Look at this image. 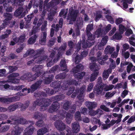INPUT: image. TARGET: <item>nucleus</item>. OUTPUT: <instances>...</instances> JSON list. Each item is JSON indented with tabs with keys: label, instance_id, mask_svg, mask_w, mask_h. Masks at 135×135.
<instances>
[{
	"label": "nucleus",
	"instance_id": "9",
	"mask_svg": "<svg viewBox=\"0 0 135 135\" xmlns=\"http://www.w3.org/2000/svg\"><path fill=\"white\" fill-rule=\"evenodd\" d=\"M51 103L49 100L47 99H44L37 100L33 104V106L35 107L36 105H38L41 107V110L44 111L46 109L47 107Z\"/></svg>",
	"mask_w": 135,
	"mask_h": 135
},
{
	"label": "nucleus",
	"instance_id": "21",
	"mask_svg": "<svg viewBox=\"0 0 135 135\" xmlns=\"http://www.w3.org/2000/svg\"><path fill=\"white\" fill-rule=\"evenodd\" d=\"M27 124L30 125V126L26 129L23 135H31L34 129L32 125L34 124V122L32 121H28L27 122Z\"/></svg>",
	"mask_w": 135,
	"mask_h": 135
},
{
	"label": "nucleus",
	"instance_id": "47",
	"mask_svg": "<svg viewBox=\"0 0 135 135\" xmlns=\"http://www.w3.org/2000/svg\"><path fill=\"white\" fill-rule=\"evenodd\" d=\"M120 32H117L113 36V39L115 40H120L122 37V34Z\"/></svg>",
	"mask_w": 135,
	"mask_h": 135
},
{
	"label": "nucleus",
	"instance_id": "46",
	"mask_svg": "<svg viewBox=\"0 0 135 135\" xmlns=\"http://www.w3.org/2000/svg\"><path fill=\"white\" fill-rule=\"evenodd\" d=\"M129 44L135 46V35H132L129 38Z\"/></svg>",
	"mask_w": 135,
	"mask_h": 135
},
{
	"label": "nucleus",
	"instance_id": "28",
	"mask_svg": "<svg viewBox=\"0 0 135 135\" xmlns=\"http://www.w3.org/2000/svg\"><path fill=\"white\" fill-rule=\"evenodd\" d=\"M108 38L107 36H105L102 38L100 43L98 44V47L99 50H101L103 49V46L107 42Z\"/></svg>",
	"mask_w": 135,
	"mask_h": 135
},
{
	"label": "nucleus",
	"instance_id": "54",
	"mask_svg": "<svg viewBox=\"0 0 135 135\" xmlns=\"http://www.w3.org/2000/svg\"><path fill=\"white\" fill-rule=\"evenodd\" d=\"M75 118L76 120H82L81 118L80 113L79 111L76 112L75 114Z\"/></svg>",
	"mask_w": 135,
	"mask_h": 135
},
{
	"label": "nucleus",
	"instance_id": "1",
	"mask_svg": "<svg viewBox=\"0 0 135 135\" xmlns=\"http://www.w3.org/2000/svg\"><path fill=\"white\" fill-rule=\"evenodd\" d=\"M66 115V121L68 124H70L72 119L73 116L72 114L67 113L65 111H60L57 116H54L53 119L54 120H56L55 123V126L58 130L62 131L65 128V124L59 119H62Z\"/></svg>",
	"mask_w": 135,
	"mask_h": 135
},
{
	"label": "nucleus",
	"instance_id": "6",
	"mask_svg": "<svg viewBox=\"0 0 135 135\" xmlns=\"http://www.w3.org/2000/svg\"><path fill=\"white\" fill-rule=\"evenodd\" d=\"M66 43H64L60 47L58 50H57L58 53L57 59H54L53 61L52 60V57L54 55L55 52H56L54 51L51 53L49 59L47 60L48 62L47 63V66L48 67L51 66L53 64L54 62H56L58 60L65 50L66 47Z\"/></svg>",
	"mask_w": 135,
	"mask_h": 135
},
{
	"label": "nucleus",
	"instance_id": "13",
	"mask_svg": "<svg viewBox=\"0 0 135 135\" xmlns=\"http://www.w3.org/2000/svg\"><path fill=\"white\" fill-rule=\"evenodd\" d=\"M97 84L96 87L94 88V92L96 94V95H97L101 94L103 89V88L105 85V84L102 83V78L101 77L98 78Z\"/></svg>",
	"mask_w": 135,
	"mask_h": 135
},
{
	"label": "nucleus",
	"instance_id": "58",
	"mask_svg": "<svg viewBox=\"0 0 135 135\" xmlns=\"http://www.w3.org/2000/svg\"><path fill=\"white\" fill-rule=\"evenodd\" d=\"M115 93V91H113L112 93L108 92L106 93L105 96L107 98H111L114 95Z\"/></svg>",
	"mask_w": 135,
	"mask_h": 135
},
{
	"label": "nucleus",
	"instance_id": "63",
	"mask_svg": "<svg viewBox=\"0 0 135 135\" xmlns=\"http://www.w3.org/2000/svg\"><path fill=\"white\" fill-rule=\"evenodd\" d=\"M122 54L125 59L128 58L129 56V54L128 52H124L122 51Z\"/></svg>",
	"mask_w": 135,
	"mask_h": 135
},
{
	"label": "nucleus",
	"instance_id": "20",
	"mask_svg": "<svg viewBox=\"0 0 135 135\" xmlns=\"http://www.w3.org/2000/svg\"><path fill=\"white\" fill-rule=\"evenodd\" d=\"M103 11H97L96 13L95 14V21L97 22L100 18L103 17L102 14L103 13L105 14H109L110 13V11L108 8H104L103 9Z\"/></svg>",
	"mask_w": 135,
	"mask_h": 135
},
{
	"label": "nucleus",
	"instance_id": "30",
	"mask_svg": "<svg viewBox=\"0 0 135 135\" xmlns=\"http://www.w3.org/2000/svg\"><path fill=\"white\" fill-rule=\"evenodd\" d=\"M22 105V104L21 103H17L10 105L8 107V110L10 111H13L18 108L21 107Z\"/></svg>",
	"mask_w": 135,
	"mask_h": 135
},
{
	"label": "nucleus",
	"instance_id": "51",
	"mask_svg": "<svg viewBox=\"0 0 135 135\" xmlns=\"http://www.w3.org/2000/svg\"><path fill=\"white\" fill-rule=\"evenodd\" d=\"M124 65H128L127 66V70L128 73H129L132 67L133 66V65L131 63H129L128 62H126L124 64Z\"/></svg>",
	"mask_w": 135,
	"mask_h": 135
},
{
	"label": "nucleus",
	"instance_id": "24",
	"mask_svg": "<svg viewBox=\"0 0 135 135\" xmlns=\"http://www.w3.org/2000/svg\"><path fill=\"white\" fill-rule=\"evenodd\" d=\"M43 66H42L38 65H35V66L32 68V70L33 71L37 72L34 75V76H35V78L34 79H35L37 77L39 76L42 73H43L44 72H42L41 70Z\"/></svg>",
	"mask_w": 135,
	"mask_h": 135
},
{
	"label": "nucleus",
	"instance_id": "33",
	"mask_svg": "<svg viewBox=\"0 0 135 135\" xmlns=\"http://www.w3.org/2000/svg\"><path fill=\"white\" fill-rule=\"evenodd\" d=\"M133 2V0H122L120 2V3L121 5L123 6L122 7H123L122 8L124 9H126L128 7V5L127 3H128L129 4L132 3Z\"/></svg>",
	"mask_w": 135,
	"mask_h": 135
},
{
	"label": "nucleus",
	"instance_id": "8",
	"mask_svg": "<svg viewBox=\"0 0 135 135\" xmlns=\"http://www.w3.org/2000/svg\"><path fill=\"white\" fill-rule=\"evenodd\" d=\"M93 25L92 24L88 25L86 29V33L88 36V39L86 44L83 42V47L84 48L89 47L93 45L94 41V40L95 37L94 36L90 33V32L93 29ZM84 41H83V42Z\"/></svg>",
	"mask_w": 135,
	"mask_h": 135
},
{
	"label": "nucleus",
	"instance_id": "61",
	"mask_svg": "<svg viewBox=\"0 0 135 135\" xmlns=\"http://www.w3.org/2000/svg\"><path fill=\"white\" fill-rule=\"evenodd\" d=\"M2 86H3L4 88L6 89H12L13 90L14 89V88L12 86H9V85L7 84H5L4 85H3Z\"/></svg>",
	"mask_w": 135,
	"mask_h": 135
},
{
	"label": "nucleus",
	"instance_id": "32",
	"mask_svg": "<svg viewBox=\"0 0 135 135\" xmlns=\"http://www.w3.org/2000/svg\"><path fill=\"white\" fill-rule=\"evenodd\" d=\"M85 105L89 110H92L97 106V103L95 102H86Z\"/></svg>",
	"mask_w": 135,
	"mask_h": 135
},
{
	"label": "nucleus",
	"instance_id": "17",
	"mask_svg": "<svg viewBox=\"0 0 135 135\" xmlns=\"http://www.w3.org/2000/svg\"><path fill=\"white\" fill-rule=\"evenodd\" d=\"M86 90V86L85 85H83L80 89L78 93V96H77L78 99L80 101L79 102H76V105L80 106L81 105V103L84 101L83 94Z\"/></svg>",
	"mask_w": 135,
	"mask_h": 135
},
{
	"label": "nucleus",
	"instance_id": "64",
	"mask_svg": "<svg viewBox=\"0 0 135 135\" xmlns=\"http://www.w3.org/2000/svg\"><path fill=\"white\" fill-rule=\"evenodd\" d=\"M128 91L126 90H125L121 94V97L123 98H124L128 94Z\"/></svg>",
	"mask_w": 135,
	"mask_h": 135
},
{
	"label": "nucleus",
	"instance_id": "43",
	"mask_svg": "<svg viewBox=\"0 0 135 135\" xmlns=\"http://www.w3.org/2000/svg\"><path fill=\"white\" fill-rule=\"evenodd\" d=\"M91 122L92 124H98L99 126L101 125L102 123L100 120L99 118H93L91 120Z\"/></svg>",
	"mask_w": 135,
	"mask_h": 135
},
{
	"label": "nucleus",
	"instance_id": "60",
	"mask_svg": "<svg viewBox=\"0 0 135 135\" xmlns=\"http://www.w3.org/2000/svg\"><path fill=\"white\" fill-rule=\"evenodd\" d=\"M129 99H124L118 105L119 107H121L122 106L124 105L125 103H127L129 101Z\"/></svg>",
	"mask_w": 135,
	"mask_h": 135
},
{
	"label": "nucleus",
	"instance_id": "52",
	"mask_svg": "<svg viewBox=\"0 0 135 135\" xmlns=\"http://www.w3.org/2000/svg\"><path fill=\"white\" fill-rule=\"evenodd\" d=\"M121 121V119H118L116 120H112L110 122V123L109 124L110 127L111 126H112L114 125L115 123L118 124Z\"/></svg>",
	"mask_w": 135,
	"mask_h": 135
},
{
	"label": "nucleus",
	"instance_id": "42",
	"mask_svg": "<svg viewBox=\"0 0 135 135\" xmlns=\"http://www.w3.org/2000/svg\"><path fill=\"white\" fill-rule=\"evenodd\" d=\"M47 36V33L46 32L43 33L42 37L41 38L40 41V44L42 45H44L46 42V38Z\"/></svg>",
	"mask_w": 135,
	"mask_h": 135
},
{
	"label": "nucleus",
	"instance_id": "53",
	"mask_svg": "<svg viewBox=\"0 0 135 135\" xmlns=\"http://www.w3.org/2000/svg\"><path fill=\"white\" fill-rule=\"evenodd\" d=\"M105 16L106 18L110 23L113 24L114 23V22L113 19L111 16L107 15H105Z\"/></svg>",
	"mask_w": 135,
	"mask_h": 135
},
{
	"label": "nucleus",
	"instance_id": "45",
	"mask_svg": "<svg viewBox=\"0 0 135 135\" xmlns=\"http://www.w3.org/2000/svg\"><path fill=\"white\" fill-rule=\"evenodd\" d=\"M68 11V9H63L61 10L59 13V15L60 17H64V18L66 17V14Z\"/></svg>",
	"mask_w": 135,
	"mask_h": 135
},
{
	"label": "nucleus",
	"instance_id": "29",
	"mask_svg": "<svg viewBox=\"0 0 135 135\" xmlns=\"http://www.w3.org/2000/svg\"><path fill=\"white\" fill-rule=\"evenodd\" d=\"M25 37V35H23L20 36L19 39L17 38H14L13 40L11 41L10 45H13L15 43L18 42H22L24 41Z\"/></svg>",
	"mask_w": 135,
	"mask_h": 135
},
{
	"label": "nucleus",
	"instance_id": "10",
	"mask_svg": "<svg viewBox=\"0 0 135 135\" xmlns=\"http://www.w3.org/2000/svg\"><path fill=\"white\" fill-rule=\"evenodd\" d=\"M83 66L81 64L77 65L73 69V71L75 77L77 80L81 79L85 74V73L81 72L80 73L78 72L82 71L83 69Z\"/></svg>",
	"mask_w": 135,
	"mask_h": 135
},
{
	"label": "nucleus",
	"instance_id": "15",
	"mask_svg": "<svg viewBox=\"0 0 135 135\" xmlns=\"http://www.w3.org/2000/svg\"><path fill=\"white\" fill-rule=\"evenodd\" d=\"M102 27V25H99L98 26V28L95 32V36L98 37L100 36L103 35L108 32L111 29V25L108 24L106 27L104 31L102 30L101 28Z\"/></svg>",
	"mask_w": 135,
	"mask_h": 135
},
{
	"label": "nucleus",
	"instance_id": "40",
	"mask_svg": "<svg viewBox=\"0 0 135 135\" xmlns=\"http://www.w3.org/2000/svg\"><path fill=\"white\" fill-rule=\"evenodd\" d=\"M11 31L10 30H7L5 32V34L2 35L0 37V39H4L8 37V36L11 34Z\"/></svg>",
	"mask_w": 135,
	"mask_h": 135
},
{
	"label": "nucleus",
	"instance_id": "56",
	"mask_svg": "<svg viewBox=\"0 0 135 135\" xmlns=\"http://www.w3.org/2000/svg\"><path fill=\"white\" fill-rule=\"evenodd\" d=\"M114 86L113 85L110 84L108 85H106L104 88L105 90L107 91L111 90L114 88Z\"/></svg>",
	"mask_w": 135,
	"mask_h": 135
},
{
	"label": "nucleus",
	"instance_id": "3",
	"mask_svg": "<svg viewBox=\"0 0 135 135\" xmlns=\"http://www.w3.org/2000/svg\"><path fill=\"white\" fill-rule=\"evenodd\" d=\"M31 90L28 88L27 90L26 88H23L22 89V91L18 93L15 95L13 97L7 98L5 97L0 98V102H15L18 100L20 99V97L22 96L25 95L27 93L31 92H33L34 91L37 89V82L35 84L33 85L31 87Z\"/></svg>",
	"mask_w": 135,
	"mask_h": 135
},
{
	"label": "nucleus",
	"instance_id": "34",
	"mask_svg": "<svg viewBox=\"0 0 135 135\" xmlns=\"http://www.w3.org/2000/svg\"><path fill=\"white\" fill-rule=\"evenodd\" d=\"M49 131V128L48 127H45L44 128L40 129L37 131V134L38 135H43Z\"/></svg>",
	"mask_w": 135,
	"mask_h": 135
},
{
	"label": "nucleus",
	"instance_id": "26",
	"mask_svg": "<svg viewBox=\"0 0 135 135\" xmlns=\"http://www.w3.org/2000/svg\"><path fill=\"white\" fill-rule=\"evenodd\" d=\"M102 53L101 52L99 51L97 53V60L99 63L101 65H104L105 63V61L108 58L107 56L105 55L103 56L102 58L100 57L102 55Z\"/></svg>",
	"mask_w": 135,
	"mask_h": 135
},
{
	"label": "nucleus",
	"instance_id": "49",
	"mask_svg": "<svg viewBox=\"0 0 135 135\" xmlns=\"http://www.w3.org/2000/svg\"><path fill=\"white\" fill-rule=\"evenodd\" d=\"M126 28L122 24H120L119 25V31L121 34H123L126 30Z\"/></svg>",
	"mask_w": 135,
	"mask_h": 135
},
{
	"label": "nucleus",
	"instance_id": "50",
	"mask_svg": "<svg viewBox=\"0 0 135 135\" xmlns=\"http://www.w3.org/2000/svg\"><path fill=\"white\" fill-rule=\"evenodd\" d=\"M37 37V36L36 35L32 37L28 41V43L31 44H33L35 42Z\"/></svg>",
	"mask_w": 135,
	"mask_h": 135
},
{
	"label": "nucleus",
	"instance_id": "19",
	"mask_svg": "<svg viewBox=\"0 0 135 135\" xmlns=\"http://www.w3.org/2000/svg\"><path fill=\"white\" fill-rule=\"evenodd\" d=\"M4 16L5 19L3 21V23L0 26V31L5 28L6 25L9 24L10 21L12 18V15L9 13H4Z\"/></svg>",
	"mask_w": 135,
	"mask_h": 135
},
{
	"label": "nucleus",
	"instance_id": "57",
	"mask_svg": "<svg viewBox=\"0 0 135 135\" xmlns=\"http://www.w3.org/2000/svg\"><path fill=\"white\" fill-rule=\"evenodd\" d=\"M42 115L38 112H37L34 114L33 117L35 119H40L42 118Z\"/></svg>",
	"mask_w": 135,
	"mask_h": 135
},
{
	"label": "nucleus",
	"instance_id": "5",
	"mask_svg": "<svg viewBox=\"0 0 135 135\" xmlns=\"http://www.w3.org/2000/svg\"><path fill=\"white\" fill-rule=\"evenodd\" d=\"M90 59L91 63L90 64V69L94 71V72L89 77L86 79V80L88 81L89 79L90 81L92 82L94 81L96 78L99 74L98 70L100 69L99 66L96 65L94 62L96 60V58L94 57H91Z\"/></svg>",
	"mask_w": 135,
	"mask_h": 135
},
{
	"label": "nucleus",
	"instance_id": "23",
	"mask_svg": "<svg viewBox=\"0 0 135 135\" xmlns=\"http://www.w3.org/2000/svg\"><path fill=\"white\" fill-rule=\"evenodd\" d=\"M63 20L62 18H60L59 22V25L58 24L56 25L55 27V25L53 24L52 26V28L50 32V36L51 37L53 36L54 34V30H55L56 31H57L59 28H61L62 26V22Z\"/></svg>",
	"mask_w": 135,
	"mask_h": 135
},
{
	"label": "nucleus",
	"instance_id": "27",
	"mask_svg": "<svg viewBox=\"0 0 135 135\" xmlns=\"http://www.w3.org/2000/svg\"><path fill=\"white\" fill-rule=\"evenodd\" d=\"M71 128L73 133H77L80 131V127L78 122H76L73 123L71 125Z\"/></svg>",
	"mask_w": 135,
	"mask_h": 135
},
{
	"label": "nucleus",
	"instance_id": "37",
	"mask_svg": "<svg viewBox=\"0 0 135 135\" xmlns=\"http://www.w3.org/2000/svg\"><path fill=\"white\" fill-rule=\"evenodd\" d=\"M114 50V47H111L110 46H108L105 48L104 51V52L106 54H112Z\"/></svg>",
	"mask_w": 135,
	"mask_h": 135
},
{
	"label": "nucleus",
	"instance_id": "39",
	"mask_svg": "<svg viewBox=\"0 0 135 135\" xmlns=\"http://www.w3.org/2000/svg\"><path fill=\"white\" fill-rule=\"evenodd\" d=\"M60 65L61 68V71H68V70L67 69V66L66 64L65 61L64 60H62L60 62Z\"/></svg>",
	"mask_w": 135,
	"mask_h": 135
},
{
	"label": "nucleus",
	"instance_id": "7",
	"mask_svg": "<svg viewBox=\"0 0 135 135\" xmlns=\"http://www.w3.org/2000/svg\"><path fill=\"white\" fill-rule=\"evenodd\" d=\"M50 0H45L44 1V5L43 8V10L42 13V16H44L46 14V10L48 12L50 11L48 15V19L49 20L52 21L54 15L58 11L56 9V8L55 7L54 8H51L50 4L49 3L47 4Z\"/></svg>",
	"mask_w": 135,
	"mask_h": 135
},
{
	"label": "nucleus",
	"instance_id": "59",
	"mask_svg": "<svg viewBox=\"0 0 135 135\" xmlns=\"http://www.w3.org/2000/svg\"><path fill=\"white\" fill-rule=\"evenodd\" d=\"M29 75H31V74L30 73H27L26 74H24L23 76L21 77L20 79H21L23 80H25L27 79L28 78V76L29 77L30 76H29Z\"/></svg>",
	"mask_w": 135,
	"mask_h": 135
},
{
	"label": "nucleus",
	"instance_id": "25",
	"mask_svg": "<svg viewBox=\"0 0 135 135\" xmlns=\"http://www.w3.org/2000/svg\"><path fill=\"white\" fill-rule=\"evenodd\" d=\"M88 52L85 51L82 52L80 56L76 55L75 58V62L76 64H78L84 57H85L88 55Z\"/></svg>",
	"mask_w": 135,
	"mask_h": 135
},
{
	"label": "nucleus",
	"instance_id": "35",
	"mask_svg": "<svg viewBox=\"0 0 135 135\" xmlns=\"http://www.w3.org/2000/svg\"><path fill=\"white\" fill-rule=\"evenodd\" d=\"M23 129L17 126L15 127V130L12 131L11 135H18L22 132Z\"/></svg>",
	"mask_w": 135,
	"mask_h": 135
},
{
	"label": "nucleus",
	"instance_id": "62",
	"mask_svg": "<svg viewBox=\"0 0 135 135\" xmlns=\"http://www.w3.org/2000/svg\"><path fill=\"white\" fill-rule=\"evenodd\" d=\"M17 68V67L16 66H9L8 67V69L10 72H12L13 71L16 70Z\"/></svg>",
	"mask_w": 135,
	"mask_h": 135
},
{
	"label": "nucleus",
	"instance_id": "4",
	"mask_svg": "<svg viewBox=\"0 0 135 135\" xmlns=\"http://www.w3.org/2000/svg\"><path fill=\"white\" fill-rule=\"evenodd\" d=\"M43 49H41L37 51H34L33 50H30L27 51L25 54L23 56L25 57H27L28 55L30 56L33 57V58L35 60L36 59H37L35 60L36 63L41 64L45 60L46 56H41L38 57L43 52Z\"/></svg>",
	"mask_w": 135,
	"mask_h": 135
},
{
	"label": "nucleus",
	"instance_id": "12",
	"mask_svg": "<svg viewBox=\"0 0 135 135\" xmlns=\"http://www.w3.org/2000/svg\"><path fill=\"white\" fill-rule=\"evenodd\" d=\"M19 75V74L17 73H14L10 74L8 76V79L7 81H0V86L3 85L6 83L8 82L14 84H17L19 82V80L15 78Z\"/></svg>",
	"mask_w": 135,
	"mask_h": 135
},
{
	"label": "nucleus",
	"instance_id": "11",
	"mask_svg": "<svg viewBox=\"0 0 135 135\" xmlns=\"http://www.w3.org/2000/svg\"><path fill=\"white\" fill-rule=\"evenodd\" d=\"M47 21H44V19L43 17H42L40 18L37 25V27H33L32 31L31 33H30V35H32L33 33H35L38 31L40 30L39 27L42 23L43 24H42L41 27V31L45 30L46 29V27L47 26Z\"/></svg>",
	"mask_w": 135,
	"mask_h": 135
},
{
	"label": "nucleus",
	"instance_id": "55",
	"mask_svg": "<svg viewBox=\"0 0 135 135\" xmlns=\"http://www.w3.org/2000/svg\"><path fill=\"white\" fill-rule=\"evenodd\" d=\"M66 74L65 73L62 74H60L56 76L55 78L56 79H61L64 78Z\"/></svg>",
	"mask_w": 135,
	"mask_h": 135
},
{
	"label": "nucleus",
	"instance_id": "2",
	"mask_svg": "<svg viewBox=\"0 0 135 135\" xmlns=\"http://www.w3.org/2000/svg\"><path fill=\"white\" fill-rule=\"evenodd\" d=\"M81 81V80L77 81L76 80H71L66 82H65L64 83L58 81L52 83L51 84V86L54 88V90L49 91L48 93L52 94L57 91L59 89L66 90L67 89L68 85H73L77 86L80 84V82Z\"/></svg>",
	"mask_w": 135,
	"mask_h": 135
},
{
	"label": "nucleus",
	"instance_id": "22",
	"mask_svg": "<svg viewBox=\"0 0 135 135\" xmlns=\"http://www.w3.org/2000/svg\"><path fill=\"white\" fill-rule=\"evenodd\" d=\"M83 20L81 18H79L78 19L76 25V33H73V38L75 37L76 36H78L79 35V29H80L83 25Z\"/></svg>",
	"mask_w": 135,
	"mask_h": 135
},
{
	"label": "nucleus",
	"instance_id": "31",
	"mask_svg": "<svg viewBox=\"0 0 135 135\" xmlns=\"http://www.w3.org/2000/svg\"><path fill=\"white\" fill-rule=\"evenodd\" d=\"M60 107L59 104L57 102H55L52 104V106L49 109L48 111L50 112L56 111Z\"/></svg>",
	"mask_w": 135,
	"mask_h": 135
},
{
	"label": "nucleus",
	"instance_id": "16",
	"mask_svg": "<svg viewBox=\"0 0 135 135\" xmlns=\"http://www.w3.org/2000/svg\"><path fill=\"white\" fill-rule=\"evenodd\" d=\"M78 12V10H74L72 7L69 8L67 19L70 20V24L72 23V22L74 21L75 20Z\"/></svg>",
	"mask_w": 135,
	"mask_h": 135
},
{
	"label": "nucleus",
	"instance_id": "41",
	"mask_svg": "<svg viewBox=\"0 0 135 135\" xmlns=\"http://www.w3.org/2000/svg\"><path fill=\"white\" fill-rule=\"evenodd\" d=\"M42 79H44V82L45 84H47L49 83L54 78V76L52 75H51V76L49 77L48 78H44L42 76Z\"/></svg>",
	"mask_w": 135,
	"mask_h": 135
},
{
	"label": "nucleus",
	"instance_id": "48",
	"mask_svg": "<svg viewBox=\"0 0 135 135\" xmlns=\"http://www.w3.org/2000/svg\"><path fill=\"white\" fill-rule=\"evenodd\" d=\"M33 16L32 14H31L30 15H28L27 16V17L28 18V20H27L26 24L25 26L26 28H28L30 27V23L31 20V19L32 18Z\"/></svg>",
	"mask_w": 135,
	"mask_h": 135
},
{
	"label": "nucleus",
	"instance_id": "36",
	"mask_svg": "<svg viewBox=\"0 0 135 135\" xmlns=\"http://www.w3.org/2000/svg\"><path fill=\"white\" fill-rule=\"evenodd\" d=\"M68 44L70 48L66 52V54L67 55H71L73 50L74 44L73 42L71 41H70L68 42Z\"/></svg>",
	"mask_w": 135,
	"mask_h": 135
},
{
	"label": "nucleus",
	"instance_id": "44",
	"mask_svg": "<svg viewBox=\"0 0 135 135\" xmlns=\"http://www.w3.org/2000/svg\"><path fill=\"white\" fill-rule=\"evenodd\" d=\"M61 0H52L49 3V5L50 4L51 8H53V6H55L59 4Z\"/></svg>",
	"mask_w": 135,
	"mask_h": 135
},
{
	"label": "nucleus",
	"instance_id": "18",
	"mask_svg": "<svg viewBox=\"0 0 135 135\" xmlns=\"http://www.w3.org/2000/svg\"><path fill=\"white\" fill-rule=\"evenodd\" d=\"M27 8V7L24 8L22 7L19 8L15 12V16L19 17L20 18L23 17L28 12Z\"/></svg>",
	"mask_w": 135,
	"mask_h": 135
},
{
	"label": "nucleus",
	"instance_id": "14",
	"mask_svg": "<svg viewBox=\"0 0 135 135\" xmlns=\"http://www.w3.org/2000/svg\"><path fill=\"white\" fill-rule=\"evenodd\" d=\"M26 120L23 118H18L17 116H12L10 119L7 121V123L17 125V124H24L26 123Z\"/></svg>",
	"mask_w": 135,
	"mask_h": 135
},
{
	"label": "nucleus",
	"instance_id": "38",
	"mask_svg": "<svg viewBox=\"0 0 135 135\" xmlns=\"http://www.w3.org/2000/svg\"><path fill=\"white\" fill-rule=\"evenodd\" d=\"M112 72L111 69H108L107 70H104L103 73V78L104 80H105L108 77L109 74Z\"/></svg>",
	"mask_w": 135,
	"mask_h": 135
}]
</instances>
